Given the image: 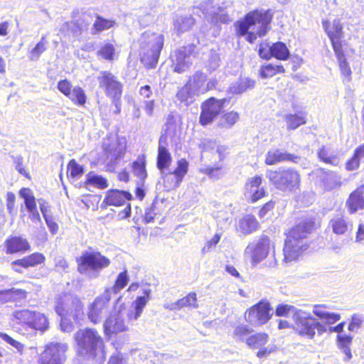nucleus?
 Wrapping results in <instances>:
<instances>
[{"instance_id": "4d7b16f0", "label": "nucleus", "mask_w": 364, "mask_h": 364, "mask_svg": "<svg viewBox=\"0 0 364 364\" xmlns=\"http://www.w3.org/2000/svg\"><path fill=\"white\" fill-rule=\"evenodd\" d=\"M289 55V51L286 45L282 42L274 43V58L279 60H286Z\"/></svg>"}, {"instance_id": "393cba45", "label": "nucleus", "mask_w": 364, "mask_h": 364, "mask_svg": "<svg viewBox=\"0 0 364 364\" xmlns=\"http://www.w3.org/2000/svg\"><path fill=\"white\" fill-rule=\"evenodd\" d=\"M7 254L24 252L30 250V244L26 238L20 236H11L5 242Z\"/></svg>"}, {"instance_id": "a211bd4d", "label": "nucleus", "mask_w": 364, "mask_h": 364, "mask_svg": "<svg viewBox=\"0 0 364 364\" xmlns=\"http://www.w3.org/2000/svg\"><path fill=\"white\" fill-rule=\"evenodd\" d=\"M274 185L282 191H291L297 188L300 177L296 171L285 170L274 173Z\"/></svg>"}, {"instance_id": "f03ea898", "label": "nucleus", "mask_w": 364, "mask_h": 364, "mask_svg": "<svg viewBox=\"0 0 364 364\" xmlns=\"http://www.w3.org/2000/svg\"><path fill=\"white\" fill-rule=\"evenodd\" d=\"M314 227V222L304 220L289 232L284 247V260L287 262L296 260L308 249L306 242Z\"/></svg>"}, {"instance_id": "603ef678", "label": "nucleus", "mask_w": 364, "mask_h": 364, "mask_svg": "<svg viewBox=\"0 0 364 364\" xmlns=\"http://www.w3.org/2000/svg\"><path fill=\"white\" fill-rule=\"evenodd\" d=\"M274 162L276 161H291L294 163L299 164L301 163L303 164V161L304 159H302L300 156H294L293 154H288L287 152H281L279 151H274Z\"/></svg>"}, {"instance_id": "f704fd0d", "label": "nucleus", "mask_w": 364, "mask_h": 364, "mask_svg": "<svg viewBox=\"0 0 364 364\" xmlns=\"http://www.w3.org/2000/svg\"><path fill=\"white\" fill-rule=\"evenodd\" d=\"M172 58H175L172 60L173 62L175 63L174 68H188L192 65V55L188 54L187 49L186 48H182L178 50L174 56Z\"/></svg>"}, {"instance_id": "37998d69", "label": "nucleus", "mask_w": 364, "mask_h": 364, "mask_svg": "<svg viewBox=\"0 0 364 364\" xmlns=\"http://www.w3.org/2000/svg\"><path fill=\"white\" fill-rule=\"evenodd\" d=\"M240 119V114L235 111H230L224 114L220 119L218 126L223 129L232 128Z\"/></svg>"}, {"instance_id": "864d4df0", "label": "nucleus", "mask_w": 364, "mask_h": 364, "mask_svg": "<svg viewBox=\"0 0 364 364\" xmlns=\"http://www.w3.org/2000/svg\"><path fill=\"white\" fill-rule=\"evenodd\" d=\"M98 54L104 59L112 60L115 55V47L111 43H105L98 51Z\"/></svg>"}, {"instance_id": "39448f33", "label": "nucleus", "mask_w": 364, "mask_h": 364, "mask_svg": "<svg viewBox=\"0 0 364 364\" xmlns=\"http://www.w3.org/2000/svg\"><path fill=\"white\" fill-rule=\"evenodd\" d=\"M77 353L83 356L93 357L103 346V340L97 331L91 328L78 330L74 334Z\"/></svg>"}, {"instance_id": "a878e982", "label": "nucleus", "mask_w": 364, "mask_h": 364, "mask_svg": "<svg viewBox=\"0 0 364 364\" xmlns=\"http://www.w3.org/2000/svg\"><path fill=\"white\" fill-rule=\"evenodd\" d=\"M346 205L350 213L364 208V186H360L350 193Z\"/></svg>"}, {"instance_id": "09e8293b", "label": "nucleus", "mask_w": 364, "mask_h": 364, "mask_svg": "<svg viewBox=\"0 0 364 364\" xmlns=\"http://www.w3.org/2000/svg\"><path fill=\"white\" fill-rule=\"evenodd\" d=\"M116 24L114 21L108 20L97 16L92 26V33L101 32L112 28Z\"/></svg>"}, {"instance_id": "1a4fd4ad", "label": "nucleus", "mask_w": 364, "mask_h": 364, "mask_svg": "<svg viewBox=\"0 0 364 364\" xmlns=\"http://www.w3.org/2000/svg\"><path fill=\"white\" fill-rule=\"evenodd\" d=\"M270 310V303L267 300H261L247 311L245 316V320L253 326L264 324L271 318Z\"/></svg>"}, {"instance_id": "e2e57ef3", "label": "nucleus", "mask_w": 364, "mask_h": 364, "mask_svg": "<svg viewBox=\"0 0 364 364\" xmlns=\"http://www.w3.org/2000/svg\"><path fill=\"white\" fill-rule=\"evenodd\" d=\"M23 157L20 155L16 156H13V161L15 164V168L16 170L21 175L28 177V173L26 171V170L24 168L23 166Z\"/></svg>"}, {"instance_id": "58836bf2", "label": "nucleus", "mask_w": 364, "mask_h": 364, "mask_svg": "<svg viewBox=\"0 0 364 364\" xmlns=\"http://www.w3.org/2000/svg\"><path fill=\"white\" fill-rule=\"evenodd\" d=\"M284 121L288 130H294L301 125L306 123V116L301 112L297 114H287L284 116Z\"/></svg>"}, {"instance_id": "6e6d98bb", "label": "nucleus", "mask_w": 364, "mask_h": 364, "mask_svg": "<svg viewBox=\"0 0 364 364\" xmlns=\"http://www.w3.org/2000/svg\"><path fill=\"white\" fill-rule=\"evenodd\" d=\"M300 309H296L295 306L289 305V304H279L277 306L275 310V315L277 316H284L287 317L289 314H292V316L294 315L296 311H299Z\"/></svg>"}, {"instance_id": "4be33fe9", "label": "nucleus", "mask_w": 364, "mask_h": 364, "mask_svg": "<svg viewBox=\"0 0 364 364\" xmlns=\"http://www.w3.org/2000/svg\"><path fill=\"white\" fill-rule=\"evenodd\" d=\"M262 181V177L255 176L250 178L245 185V196L252 203L257 201L265 195V191L261 186Z\"/></svg>"}, {"instance_id": "423d86ee", "label": "nucleus", "mask_w": 364, "mask_h": 364, "mask_svg": "<svg viewBox=\"0 0 364 364\" xmlns=\"http://www.w3.org/2000/svg\"><path fill=\"white\" fill-rule=\"evenodd\" d=\"M322 26L328 36L333 50L336 54L341 68H346L348 66L346 55L343 49V27L339 19H335L331 22L328 19L322 21Z\"/></svg>"}, {"instance_id": "49530a36", "label": "nucleus", "mask_w": 364, "mask_h": 364, "mask_svg": "<svg viewBox=\"0 0 364 364\" xmlns=\"http://www.w3.org/2000/svg\"><path fill=\"white\" fill-rule=\"evenodd\" d=\"M146 160L144 156H141L132 164V169L134 175L139 179L144 180L146 177Z\"/></svg>"}, {"instance_id": "69168bd1", "label": "nucleus", "mask_w": 364, "mask_h": 364, "mask_svg": "<svg viewBox=\"0 0 364 364\" xmlns=\"http://www.w3.org/2000/svg\"><path fill=\"white\" fill-rule=\"evenodd\" d=\"M220 168L221 166L205 167L204 168H201L200 171L210 176V178H219L220 177Z\"/></svg>"}, {"instance_id": "7c9ffc66", "label": "nucleus", "mask_w": 364, "mask_h": 364, "mask_svg": "<svg viewBox=\"0 0 364 364\" xmlns=\"http://www.w3.org/2000/svg\"><path fill=\"white\" fill-rule=\"evenodd\" d=\"M329 227L332 229L333 233L344 235L352 227V225L342 215L338 214L331 219Z\"/></svg>"}, {"instance_id": "dca6fc26", "label": "nucleus", "mask_w": 364, "mask_h": 364, "mask_svg": "<svg viewBox=\"0 0 364 364\" xmlns=\"http://www.w3.org/2000/svg\"><path fill=\"white\" fill-rule=\"evenodd\" d=\"M105 140L102 144L104 151L108 159L113 164H117L126 152L127 141L124 138H113Z\"/></svg>"}, {"instance_id": "412c9836", "label": "nucleus", "mask_w": 364, "mask_h": 364, "mask_svg": "<svg viewBox=\"0 0 364 364\" xmlns=\"http://www.w3.org/2000/svg\"><path fill=\"white\" fill-rule=\"evenodd\" d=\"M151 290L149 287H144L141 289L143 295L139 296L132 302V307L133 310H130L127 314V317L130 321H136L141 315L144 308L150 299Z\"/></svg>"}, {"instance_id": "c03bdc74", "label": "nucleus", "mask_w": 364, "mask_h": 364, "mask_svg": "<svg viewBox=\"0 0 364 364\" xmlns=\"http://www.w3.org/2000/svg\"><path fill=\"white\" fill-rule=\"evenodd\" d=\"M267 339L268 336L266 333H258L248 336L246 343L251 348H260L267 343Z\"/></svg>"}, {"instance_id": "79ce46f5", "label": "nucleus", "mask_w": 364, "mask_h": 364, "mask_svg": "<svg viewBox=\"0 0 364 364\" xmlns=\"http://www.w3.org/2000/svg\"><path fill=\"white\" fill-rule=\"evenodd\" d=\"M33 313L34 311L29 309L16 310L12 313L11 319L18 323L26 325L30 328Z\"/></svg>"}, {"instance_id": "bf43d9fd", "label": "nucleus", "mask_w": 364, "mask_h": 364, "mask_svg": "<svg viewBox=\"0 0 364 364\" xmlns=\"http://www.w3.org/2000/svg\"><path fill=\"white\" fill-rule=\"evenodd\" d=\"M251 329L245 325L237 326L233 332L234 336L241 341H246L247 336L251 333Z\"/></svg>"}, {"instance_id": "338daca9", "label": "nucleus", "mask_w": 364, "mask_h": 364, "mask_svg": "<svg viewBox=\"0 0 364 364\" xmlns=\"http://www.w3.org/2000/svg\"><path fill=\"white\" fill-rule=\"evenodd\" d=\"M221 237V235L219 233H216L213 237L207 242L205 246L202 249V253L205 254L210 251L213 247H215L220 241Z\"/></svg>"}, {"instance_id": "a19ab883", "label": "nucleus", "mask_w": 364, "mask_h": 364, "mask_svg": "<svg viewBox=\"0 0 364 364\" xmlns=\"http://www.w3.org/2000/svg\"><path fill=\"white\" fill-rule=\"evenodd\" d=\"M214 151L218 154L220 161H222L225 158L228 154V147L223 145H218L214 141L205 140L203 142V152L208 151Z\"/></svg>"}, {"instance_id": "8fccbe9b", "label": "nucleus", "mask_w": 364, "mask_h": 364, "mask_svg": "<svg viewBox=\"0 0 364 364\" xmlns=\"http://www.w3.org/2000/svg\"><path fill=\"white\" fill-rule=\"evenodd\" d=\"M87 183L99 188H105L108 186L107 181L102 176L90 172L87 176Z\"/></svg>"}, {"instance_id": "20e7f679", "label": "nucleus", "mask_w": 364, "mask_h": 364, "mask_svg": "<svg viewBox=\"0 0 364 364\" xmlns=\"http://www.w3.org/2000/svg\"><path fill=\"white\" fill-rule=\"evenodd\" d=\"M77 271L89 279H96L108 267L110 259L98 251H85L77 258Z\"/></svg>"}, {"instance_id": "7ed1b4c3", "label": "nucleus", "mask_w": 364, "mask_h": 364, "mask_svg": "<svg viewBox=\"0 0 364 364\" xmlns=\"http://www.w3.org/2000/svg\"><path fill=\"white\" fill-rule=\"evenodd\" d=\"M163 34L145 31L139 39L141 61L146 68H156L161 50L164 46Z\"/></svg>"}, {"instance_id": "473e14b6", "label": "nucleus", "mask_w": 364, "mask_h": 364, "mask_svg": "<svg viewBox=\"0 0 364 364\" xmlns=\"http://www.w3.org/2000/svg\"><path fill=\"white\" fill-rule=\"evenodd\" d=\"M191 307L197 308V298L196 293H190L186 297H183L176 302H173L169 305H165L166 309L174 311L182 309L183 307Z\"/></svg>"}, {"instance_id": "6e6552de", "label": "nucleus", "mask_w": 364, "mask_h": 364, "mask_svg": "<svg viewBox=\"0 0 364 364\" xmlns=\"http://www.w3.org/2000/svg\"><path fill=\"white\" fill-rule=\"evenodd\" d=\"M100 87L102 88L105 95L110 100H117L122 97L123 85L117 80V77L108 71L101 73L98 77Z\"/></svg>"}, {"instance_id": "e433bc0d", "label": "nucleus", "mask_w": 364, "mask_h": 364, "mask_svg": "<svg viewBox=\"0 0 364 364\" xmlns=\"http://www.w3.org/2000/svg\"><path fill=\"white\" fill-rule=\"evenodd\" d=\"M30 328L42 333L46 331L49 328L48 317L44 314L34 311Z\"/></svg>"}, {"instance_id": "ddd939ff", "label": "nucleus", "mask_w": 364, "mask_h": 364, "mask_svg": "<svg viewBox=\"0 0 364 364\" xmlns=\"http://www.w3.org/2000/svg\"><path fill=\"white\" fill-rule=\"evenodd\" d=\"M315 177V183L325 191H331L339 188L341 184V177L333 171L324 168H317L312 172Z\"/></svg>"}, {"instance_id": "c756f323", "label": "nucleus", "mask_w": 364, "mask_h": 364, "mask_svg": "<svg viewBox=\"0 0 364 364\" xmlns=\"http://www.w3.org/2000/svg\"><path fill=\"white\" fill-rule=\"evenodd\" d=\"M353 336L346 334H338L336 337V344L339 350L345 355L344 361H349L353 355L350 346L352 344Z\"/></svg>"}, {"instance_id": "2f4dec72", "label": "nucleus", "mask_w": 364, "mask_h": 364, "mask_svg": "<svg viewBox=\"0 0 364 364\" xmlns=\"http://www.w3.org/2000/svg\"><path fill=\"white\" fill-rule=\"evenodd\" d=\"M172 158L169 151L162 145L161 139H160L158 147L157 155V168L161 172L165 171L171 164Z\"/></svg>"}, {"instance_id": "f8f14e48", "label": "nucleus", "mask_w": 364, "mask_h": 364, "mask_svg": "<svg viewBox=\"0 0 364 364\" xmlns=\"http://www.w3.org/2000/svg\"><path fill=\"white\" fill-rule=\"evenodd\" d=\"M188 162L186 159H181L178 161L177 167L173 171L165 172L163 171L161 172L164 178V187L168 190L178 188L188 173Z\"/></svg>"}, {"instance_id": "052dcab7", "label": "nucleus", "mask_w": 364, "mask_h": 364, "mask_svg": "<svg viewBox=\"0 0 364 364\" xmlns=\"http://www.w3.org/2000/svg\"><path fill=\"white\" fill-rule=\"evenodd\" d=\"M364 321V318L360 316V315H358V314H354L352 318H351V321L348 325V330L350 331H356L358 328H359L363 322Z\"/></svg>"}, {"instance_id": "cd10ccee", "label": "nucleus", "mask_w": 364, "mask_h": 364, "mask_svg": "<svg viewBox=\"0 0 364 364\" xmlns=\"http://www.w3.org/2000/svg\"><path fill=\"white\" fill-rule=\"evenodd\" d=\"M237 230L244 235H249L259 228V223L252 215H246L238 221Z\"/></svg>"}, {"instance_id": "b1692460", "label": "nucleus", "mask_w": 364, "mask_h": 364, "mask_svg": "<svg viewBox=\"0 0 364 364\" xmlns=\"http://www.w3.org/2000/svg\"><path fill=\"white\" fill-rule=\"evenodd\" d=\"M78 298L70 294H64L58 298L55 311L60 317L71 316L75 301Z\"/></svg>"}, {"instance_id": "9b49d317", "label": "nucleus", "mask_w": 364, "mask_h": 364, "mask_svg": "<svg viewBox=\"0 0 364 364\" xmlns=\"http://www.w3.org/2000/svg\"><path fill=\"white\" fill-rule=\"evenodd\" d=\"M226 99L216 100L210 97L204 102L201 105L200 122L205 126L213 122V119L218 116L224 107Z\"/></svg>"}, {"instance_id": "0e129e2a", "label": "nucleus", "mask_w": 364, "mask_h": 364, "mask_svg": "<svg viewBox=\"0 0 364 364\" xmlns=\"http://www.w3.org/2000/svg\"><path fill=\"white\" fill-rule=\"evenodd\" d=\"M75 302L70 316H72L75 320H79L83 316V305L79 299H77Z\"/></svg>"}, {"instance_id": "0eeeda50", "label": "nucleus", "mask_w": 364, "mask_h": 364, "mask_svg": "<svg viewBox=\"0 0 364 364\" xmlns=\"http://www.w3.org/2000/svg\"><path fill=\"white\" fill-rule=\"evenodd\" d=\"M293 329L299 336L313 339L315 337L316 331H314L315 318H314L311 313L304 310L296 311L293 316Z\"/></svg>"}, {"instance_id": "bb28decb", "label": "nucleus", "mask_w": 364, "mask_h": 364, "mask_svg": "<svg viewBox=\"0 0 364 364\" xmlns=\"http://www.w3.org/2000/svg\"><path fill=\"white\" fill-rule=\"evenodd\" d=\"M327 306L324 304H316L313 306V313L326 324H333L341 319V315L326 310Z\"/></svg>"}, {"instance_id": "2eb2a0df", "label": "nucleus", "mask_w": 364, "mask_h": 364, "mask_svg": "<svg viewBox=\"0 0 364 364\" xmlns=\"http://www.w3.org/2000/svg\"><path fill=\"white\" fill-rule=\"evenodd\" d=\"M269 243V238L262 235L256 243L252 242L246 247L245 254L250 255L252 266H256L267 257Z\"/></svg>"}, {"instance_id": "ea45409f", "label": "nucleus", "mask_w": 364, "mask_h": 364, "mask_svg": "<svg viewBox=\"0 0 364 364\" xmlns=\"http://www.w3.org/2000/svg\"><path fill=\"white\" fill-rule=\"evenodd\" d=\"M48 44V41L46 36H42L41 41L28 51V58L33 61L38 60L41 55L47 50Z\"/></svg>"}, {"instance_id": "9d476101", "label": "nucleus", "mask_w": 364, "mask_h": 364, "mask_svg": "<svg viewBox=\"0 0 364 364\" xmlns=\"http://www.w3.org/2000/svg\"><path fill=\"white\" fill-rule=\"evenodd\" d=\"M104 333L111 338L119 333L126 332L129 326L125 321V315L122 310L114 311L109 314L103 323Z\"/></svg>"}, {"instance_id": "774afa93", "label": "nucleus", "mask_w": 364, "mask_h": 364, "mask_svg": "<svg viewBox=\"0 0 364 364\" xmlns=\"http://www.w3.org/2000/svg\"><path fill=\"white\" fill-rule=\"evenodd\" d=\"M73 88L70 82L67 80H60L58 83V89L67 97Z\"/></svg>"}, {"instance_id": "c9c22d12", "label": "nucleus", "mask_w": 364, "mask_h": 364, "mask_svg": "<svg viewBox=\"0 0 364 364\" xmlns=\"http://www.w3.org/2000/svg\"><path fill=\"white\" fill-rule=\"evenodd\" d=\"M255 86V81L249 77H240L237 81L232 83L228 88L230 93L239 95Z\"/></svg>"}, {"instance_id": "de8ad7c7", "label": "nucleus", "mask_w": 364, "mask_h": 364, "mask_svg": "<svg viewBox=\"0 0 364 364\" xmlns=\"http://www.w3.org/2000/svg\"><path fill=\"white\" fill-rule=\"evenodd\" d=\"M68 97L78 106H83L87 100L85 91L78 86L73 88Z\"/></svg>"}, {"instance_id": "72a5a7b5", "label": "nucleus", "mask_w": 364, "mask_h": 364, "mask_svg": "<svg viewBox=\"0 0 364 364\" xmlns=\"http://www.w3.org/2000/svg\"><path fill=\"white\" fill-rule=\"evenodd\" d=\"M44 261L45 257L43 254L35 252L22 259L14 261V264L27 269L42 264Z\"/></svg>"}, {"instance_id": "5fc2aeb1", "label": "nucleus", "mask_w": 364, "mask_h": 364, "mask_svg": "<svg viewBox=\"0 0 364 364\" xmlns=\"http://www.w3.org/2000/svg\"><path fill=\"white\" fill-rule=\"evenodd\" d=\"M318 156L319 159L326 164H333V161L336 159L331 148L325 146L318 149Z\"/></svg>"}, {"instance_id": "4468645a", "label": "nucleus", "mask_w": 364, "mask_h": 364, "mask_svg": "<svg viewBox=\"0 0 364 364\" xmlns=\"http://www.w3.org/2000/svg\"><path fill=\"white\" fill-rule=\"evenodd\" d=\"M68 348L65 343L48 344L41 356V364H63Z\"/></svg>"}, {"instance_id": "f3484780", "label": "nucleus", "mask_w": 364, "mask_h": 364, "mask_svg": "<svg viewBox=\"0 0 364 364\" xmlns=\"http://www.w3.org/2000/svg\"><path fill=\"white\" fill-rule=\"evenodd\" d=\"M111 299V291L105 289L102 295L97 297L89 308L87 316L90 321L97 323L100 321L104 313L108 307Z\"/></svg>"}, {"instance_id": "aec40b11", "label": "nucleus", "mask_w": 364, "mask_h": 364, "mask_svg": "<svg viewBox=\"0 0 364 364\" xmlns=\"http://www.w3.org/2000/svg\"><path fill=\"white\" fill-rule=\"evenodd\" d=\"M132 198L130 193L118 189H110L105 193V198L101 204V208H104L109 206H122L127 204Z\"/></svg>"}, {"instance_id": "5701e85b", "label": "nucleus", "mask_w": 364, "mask_h": 364, "mask_svg": "<svg viewBox=\"0 0 364 364\" xmlns=\"http://www.w3.org/2000/svg\"><path fill=\"white\" fill-rule=\"evenodd\" d=\"M191 86L200 95L213 89L216 84L215 80H207V77L201 71H196L188 81Z\"/></svg>"}, {"instance_id": "4c0bfd02", "label": "nucleus", "mask_w": 364, "mask_h": 364, "mask_svg": "<svg viewBox=\"0 0 364 364\" xmlns=\"http://www.w3.org/2000/svg\"><path fill=\"white\" fill-rule=\"evenodd\" d=\"M198 95L191 86V83L188 82L177 92L176 97L179 101L188 105L193 101L195 96Z\"/></svg>"}, {"instance_id": "3c124183", "label": "nucleus", "mask_w": 364, "mask_h": 364, "mask_svg": "<svg viewBox=\"0 0 364 364\" xmlns=\"http://www.w3.org/2000/svg\"><path fill=\"white\" fill-rule=\"evenodd\" d=\"M128 281L129 277L127 270L119 273L117 277L114 286L111 289H108L111 291V294L112 293L117 294L127 284Z\"/></svg>"}, {"instance_id": "f257e3e1", "label": "nucleus", "mask_w": 364, "mask_h": 364, "mask_svg": "<svg viewBox=\"0 0 364 364\" xmlns=\"http://www.w3.org/2000/svg\"><path fill=\"white\" fill-rule=\"evenodd\" d=\"M272 14L269 11L255 10L245 15L244 18L237 21L234 26L237 36H246L245 39L252 43L257 37L264 36L269 29Z\"/></svg>"}, {"instance_id": "6ab92c4d", "label": "nucleus", "mask_w": 364, "mask_h": 364, "mask_svg": "<svg viewBox=\"0 0 364 364\" xmlns=\"http://www.w3.org/2000/svg\"><path fill=\"white\" fill-rule=\"evenodd\" d=\"M199 9L202 11L205 18L210 21L211 24L225 23L230 21L228 15L222 13L220 8L215 6L212 1L201 4Z\"/></svg>"}, {"instance_id": "680f3d73", "label": "nucleus", "mask_w": 364, "mask_h": 364, "mask_svg": "<svg viewBox=\"0 0 364 364\" xmlns=\"http://www.w3.org/2000/svg\"><path fill=\"white\" fill-rule=\"evenodd\" d=\"M259 55L262 58L269 60L273 57V45H260Z\"/></svg>"}, {"instance_id": "13d9d810", "label": "nucleus", "mask_w": 364, "mask_h": 364, "mask_svg": "<svg viewBox=\"0 0 364 364\" xmlns=\"http://www.w3.org/2000/svg\"><path fill=\"white\" fill-rule=\"evenodd\" d=\"M68 172L72 178H77L82 175L84 169L82 166L72 159L68 165Z\"/></svg>"}, {"instance_id": "a18cd8bd", "label": "nucleus", "mask_w": 364, "mask_h": 364, "mask_svg": "<svg viewBox=\"0 0 364 364\" xmlns=\"http://www.w3.org/2000/svg\"><path fill=\"white\" fill-rule=\"evenodd\" d=\"M19 194L23 198L25 205L28 212L37 209L36 198L31 189L26 188H21Z\"/></svg>"}, {"instance_id": "c85d7f7f", "label": "nucleus", "mask_w": 364, "mask_h": 364, "mask_svg": "<svg viewBox=\"0 0 364 364\" xmlns=\"http://www.w3.org/2000/svg\"><path fill=\"white\" fill-rule=\"evenodd\" d=\"M196 24V20L191 15L178 16L173 21L174 31L178 35L190 31Z\"/></svg>"}]
</instances>
